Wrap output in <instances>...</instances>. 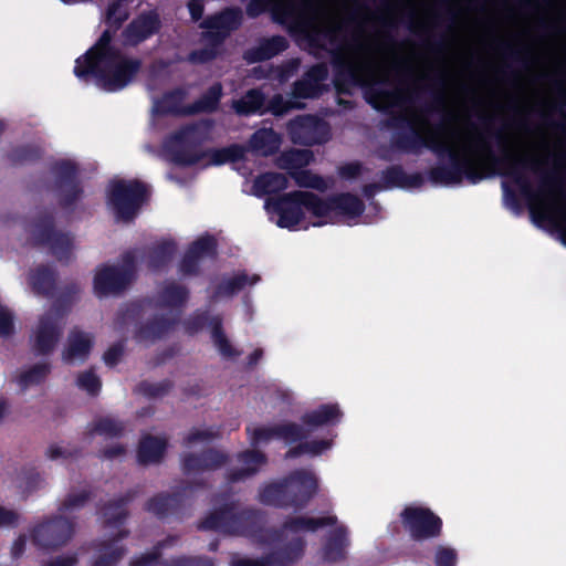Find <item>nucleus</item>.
Segmentation results:
<instances>
[{
	"instance_id": "41",
	"label": "nucleus",
	"mask_w": 566,
	"mask_h": 566,
	"mask_svg": "<svg viewBox=\"0 0 566 566\" xmlns=\"http://www.w3.org/2000/svg\"><path fill=\"white\" fill-rule=\"evenodd\" d=\"M261 280L260 275H249L245 272H239L232 277L221 281L214 289L211 298L232 296L242 291L247 285H254Z\"/></svg>"
},
{
	"instance_id": "64",
	"label": "nucleus",
	"mask_w": 566,
	"mask_h": 566,
	"mask_svg": "<svg viewBox=\"0 0 566 566\" xmlns=\"http://www.w3.org/2000/svg\"><path fill=\"white\" fill-rule=\"evenodd\" d=\"M218 56V50L214 48H202L192 50L187 55V61L192 64H206L213 61Z\"/></svg>"
},
{
	"instance_id": "52",
	"label": "nucleus",
	"mask_w": 566,
	"mask_h": 566,
	"mask_svg": "<svg viewBox=\"0 0 566 566\" xmlns=\"http://www.w3.org/2000/svg\"><path fill=\"white\" fill-rule=\"evenodd\" d=\"M126 430L124 421L112 417H101L94 421L90 429L91 434H98L105 438H120Z\"/></svg>"
},
{
	"instance_id": "63",
	"label": "nucleus",
	"mask_w": 566,
	"mask_h": 566,
	"mask_svg": "<svg viewBox=\"0 0 566 566\" xmlns=\"http://www.w3.org/2000/svg\"><path fill=\"white\" fill-rule=\"evenodd\" d=\"M340 31V25H334L318 30L315 35L310 39V42L315 48L325 49L324 44L319 41V38H323L324 40H327L332 45H335L338 43V34Z\"/></svg>"
},
{
	"instance_id": "44",
	"label": "nucleus",
	"mask_w": 566,
	"mask_h": 566,
	"mask_svg": "<svg viewBox=\"0 0 566 566\" xmlns=\"http://www.w3.org/2000/svg\"><path fill=\"white\" fill-rule=\"evenodd\" d=\"M289 187V178L282 172L268 171L258 176L254 188L258 195H271L285 190Z\"/></svg>"
},
{
	"instance_id": "30",
	"label": "nucleus",
	"mask_w": 566,
	"mask_h": 566,
	"mask_svg": "<svg viewBox=\"0 0 566 566\" xmlns=\"http://www.w3.org/2000/svg\"><path fill=\"white\" fill-rule=\"evenodd\" d=\"M381 182L384 189L420 188L424 184V178L421 172L407 174L402 166L392 165L381 171Z\"/></svg>"
},
{
	"instance_id": "25",
	"label": "nucleus",
	"mask_w": 566,
	"mask_h": 566,
	"mask_svg": "<svg viewBox=\"0 0 566 566\" xmlns=\"http://www.w3.org/2000/svg\"><path fill=\"white\" fill-rule=\"evenodd\" d=\"M235 502H229L209 513L200 521L198 528L202 531H216L224 534L238 532L235 524Z\"/></svg>"
},
{
	"instance_id": "23",
	"label": "nucleus",
	"mask_w": 566,
	"mask_h": 566,
	"mask_svg": "<svg viewBox=\"0 0 566 566\" xmlns=\"http://www.w3.org/2000/svg\"><path fill=\"white\" fill-rule=\"evenodd\" d=\"M179 315L172 317L156 315L136 328L134 338L138 343L153 344L165 338L179 324Z\"/></svg>"
},
{
	"instance_id": "20",
	"label": "nucleus",
	"mask_w": 566,
	"mask_h": 566,
	"mask_svg": "<svg viewBox=\"0 0 566 566\" xmlns=\"http://www.w3.org/2000/svg\"><path fill=\"white\" fill-rule=\"evenodd\" d=\"M63 333V325L52 313H45L39 319L34 334L33 352L36 355L51 354Z\"/></svg>"
},
{
	"instance_id": "16",
	"label": "nucleus",
	"mask_w": 566,
	"mask_h": 566,
	"mask_svg": "<svg viewBox=\"0 0 566 566\" xmlns=\"http://www.w3.org/2000/svg\"><path fill=\"white\" fill-rule=\"evenodd\" d=\"M207 488V482L203 480L193 482H182V484L172 493L160 492L150 497L145 503V511L151 513L159 520L168 516L178 515L184 506L185 495L188 491L193 489Z\"/></svg>"
},
{
	"instance_id": "49",
	"label": "nucleus",
	"mask_w": 566,
	"mask_h": 566,
	"mask_svg": "<svg viewBox=\"0 0 566 566\" xmlns=\"http://www.w3.org/2000/svg\"><path fill=\"white\" fill-rule=\"evenodd\" d=\"M93 495L90 489H82L80 491L72 489L57 506V511L66 514L78 512L93 499Z\"/></svg>"
},
{
	"instance_id": "56",
	"label": "nucleus",
	"mask_w": 566,
	"mask_h": 566,
	"mask_svg": "<svg viewBox=\"0 0 566 566\" xmlns=\"http://www.w3.org/2000/svg\"><path fill=\"white\" fill-rule=\"evenodd\" d=\"M168 151L171 156V161L181 167H190L199 163L201 155L196 148L189 146H180V144H174L168 147Z\"/></svg>"
},
{
	"instance_id": "8",
	"label": "nucleus",
	"mask_w": 566,
	"mask_h": 566,
	"mask_svg": "<svg viewBox=\"0 0 566 566\" xmlns=\"http://www.w3.org/2000/svg\"><path fill=\"white\" fill-rule=\"evenodd\" d=\"M136 275V255L126 251L120 265H103L94 276V292L97 296L118 294L125 291Z\"/></svg>"
},
{
	"instance_id": "40",
	"label": "nucleus",
	"mask_w": 566,
	"mask_h": 566,
	"mask_svg": "<svg viewBox=\"0 0 566 566\" xmlns=\"http://www.w3.org/2000/svg\"><path fill=\"white\" fill-rule=\"evenodd\" d=\"M280 144V135L273 128L258 129L249 139L250 149L262 156L274 155L279 150Z\"/></svg>"
},
{
	"instance_id": "34",
	"label": "nucleus",
	"mask_w": 566,
	"mask_h": 566,
	"mask_svg": "<svg viewBox=\"0 0 566 566\" xmlns=\"http://www.w3.org/2000/svg\"><path fill=\"white\" fill-rule=\"evenodd\" d=\"M289 48V41L283 35H273L263 39L258 46L245 53V60L250 63L271 60Z\"/></svg>"
},
{
	"instance_id": "6",
	"label": "nucleus",
	"mask_w": 566,
	"mask_h": 566,
	"mask_svg": "<svg viewBox=\"0 0 566 566\" xmlns=\"http://www.w3.org/2000/svg\"><path fill=\"white\" fill-rule=\"evenodd\" d=\"M269 210L275 213L279 219L276 224L280 228L294 230L304 220V211L306 209L314 217L316 212V193L310 191L294 190L269 198L265 202Z\"/></svg>"
},
{
	"instance_id": "47",
	"label": "nucleus",
	"mask_w": 566,
	"mask_h": 566,
	"mask_svg": "<svg viewBox=\"0 0 566 566\" xmlns=\"http://www.w3.org/2000/svg\"><path fill=\"white\" fill-rule=\"evenodd\" d=\"M78 293L80 286L76 282L66 284L62 293L53 302L52 307L48 313H52L55 317H59L61 325H63V318L71 310L75 296Z\"/></svg>"
},
{
	"instance_id": "48",
	"label": "nucleus",
	"mask_w": 566,
	"mask_h": 566,
	"mask_svg": "<svg viewBox=\"0 0 566 566\" xmlns=\"http://www.w3.org/2000/svg\"><path fill=\"white\" fill-rule=\"evenodd\" d=\"M314 159V154L310 149H290L282 153L279 158V166L282 169L292 171L294 169H303Z\"/></svg>"
},
{
	"instance_id": "36",
	"label": "nucleus",
	"mask_w": 566,
	"mask_h": 566,
	"mask_svg": "<svg viewBox=\"0 0 566 566\" xmlns=\"http://www.w3.org/2000/svg\"><path fill=\"white\" fill-rule=\"evenodd\" d=\"M93 347V340L88 334L81 331H72L67 338V345L62 353L64 363L70 364L75 359L85 360Z\"/></svg>"
},
{
	"instance_id": "58",
	"label": "nucleus",
	"mask_w": 566,
	"mask_h": 566,
	"mask_svg": "<svg viewBox=\"0 0 566 566\" xmlns=\"http://www.w3.org/2000/svg\"><path fill=\"white\" fill-rule=\"evenodd\" d=\"M51 373V365L49 363H38L23 371L19 376V385L25 389L32 385H40L45 380L48 375Z\"/></svg>"
},
{
	"instance_id": "42",
	"label": "nucleus",
	"mask_w": 566,
	"mask_h": 566,
	"mask_svg": "<svg viewBox=\"0 0 566 566\" xmlns=\"http://www.w3.org/2000/svg\"><path fill=\"white\" fill-rule=\"evenodd\" d=\"M116 32L117 31H115V29L109 27L104 30L96 43L81 56L82 64L86 65V63L95 62L97 60L104 59L105 56L122 52L118 48L112 44Z\"/></svg>"
},
{
	"instance_id": "27",
	"label": "nucleus",
	"mask_w": 566,
	"mask_h": 566,
	"mask_svg": "<svg viewBox=\"0 0 566 566\" xmlns=\"http://www.w3.org/2000/svg\"><path fill=\"white\" fill-rule=\"evenodd\" d=\"M237 459L243 467L228 471L227 480L229 483L244 481L255 475L260 471L261 467L268 463V457L265 453L255 449L239 452Z\"/></svg>"
},
{
	"instance_id": "5",
	"label": "nucleus",
	"mask_w": 566,
	"mask_h": 566,
	"mask_svg": "<svg viewBox=\"0 0 566 566\" xmlns=\"http://www.w3.org/2000/svg\"><path fill=\"white\" fill-rule=\"evenodd\" d=\"M30 239L34 247L48 248L59 262L67 264L72 259L74 238L70 232L55 228L54 213L48 209L41 210L30 226Z\"/></svg>"
},
{
	"instance_id": "26",
	"label": "nucleus",
	"mask_w": 566,
	"mask_h": 566,
	"mask_svg": "<svg viewBox=\"0 0 566 566\" xmlns=\"http://www.w3.org/2000/svg\"><path fill=\"white\" fill-rule=\"evenodd\" d=\"M128 531H118L113 537L101 541L94 545L97 555L93 559L92 566H116L125 556L127 549L118 542L127 537Z\"/></svg>"
},
{
	"instance_id": "33",
	"label": "nucleus",
	"mask_w": 566,
	"mask_h": 566,
	"mask_svg": "<svg viewBox=\"0 0 566 566\" xmlns=\"http://www.w3.org/2000/svg\"><path fill=\"white\" fill-rule=\"evenodd\" d=\"M185 98L186 91L182 87L167 91L155 101L154 113L159 116H190L187 112V105L182 106Z\"/></svg>"
},
{
	"instance_id": "18",
	"label": "nucleus",
	"mask_w": 566,
	"mask_h": 566,
	"mask_svg": "<svg viewBox=\"0 0 566 566\" xmlns=\"http://www.w3.org/2000/svg\"><path fill=\"white\" fill-rule=\"evenodd\" d=\"M218 254V242L211 234L199 237L191 242L179 262V272L184 276H196L200 273L203 259H214Z\"/></svg>"
},
{
	"instance_id": "19",
	"label": "nucleus",
	"mask_w": 566,
	"mask_h": 566,
	"mask_svg": "<svg viewBox=\"0 0 566 566\" xmlns=\"http://www.w3.org/2000/svg\"><path fill=\"white\" fill-rule=\"evenodd\" d=\"M328 77V67L326 63H317L312 65L304 72L301 78L296 80L292 85V95L295 98L308 99L319 97L325 86L323 84Z\"/></svg>"
},
{
	"instance_id": "3",
	"label": "nucleus",
	"mask_w": 566,
	"mask_h": 566,
	"mask_svg": "<svg viewBox=\"0 0 566 566\" xmlns=\"http://www.w3.org/2000/svg\"><path fill=\"white\" fill-rule=\"evenodd\" d=\"M142 69V61L125 56L122 52L115 53L95 62L82 64L77 57L74 74L82 81L94 77L96 84L107 91L117 92L125 88Z\"/></svg>"
},
{
	"instance_id": "11",
	"label": "nucleus",
	"mask_w": 566,
	"mask_h": 566,
	"mask_svg": "<svg viewBox=\"0 0 566 566\" xmlns=\"http://www.w3.org/2000/svg\"><path fill=\"white\" fill-rule=\"evenodd\" d=\"M400 520L413 541L437 538L442 533V520L429 507L409 505L400 513Z\"/></svg>"
},
{
	"instance_id": "2",
	"label": "nucleus",
	"mask_w": 566,
	"mask_h": 566,
	"mask_svg": "<svg viewBox=\"0 0 566 566\" xmlns=\"http://www.w3.org/2000/svg\"><path fill=\"white\" fill-rule=\"evenodd\" d=\"M329 54L334 73L333 84L337 94L349 95L353 87L363 88L366 102L374 109L387 115L382 122L384 127L394 132L406 128L417 119L406 112L394 111L396 106L413 102L417 97L413 91H408L409 94L406 95L402 88H384L381 81L373 78L371 69L367 62L350 57L340 46L331 50Z\"/></svg>"
},
{
	"instance_id": "21",
	"label": "nucleus",
	"mask_w": 566,
	"mask_h": 566,
	"mask_svg": "<svg viewBox=\"0 0 566 566\" xmlns=\"http://www.w3.org/2000/svg\"><path fill=\"white\" fill-rule=\"evenodd\" d=\"M161 20L155 10L145 11L134 18L124 29L123 36L129 45L136 46L157 34Z\"/></svg>"
},
{
	"instance_id": "13",
	"label": "nucleus",
	"mask_w": 566,
	"mask_h": 566,
	"mask_svg": "<svg viewBox=\"0 0 566 566\" xmlns=\"http://www.w3.org/2000/svg\"><path fill=\"white\" fill-rule=\"evenodd\" d=\"M287 133L296 145L314 146L329 139L328 124L315 115H297L287 123Z\"/></svg>"
},
{
	"instance_id": "9",
	"label": "nucleus",
	"mask_w": 566,
	"mask_h": 566,
	"mask_svg": "<svg viewBox=\"0 0 566 566\" xmlns=\"http://www.w3.org/2000/svg\"><path fill=\"white\" fill-rule=\"evenodd\" d=\"M51 172L54 176L59 206L65 210H73L84 196V187L78 178V166L72 160L61 159L52 164Z\"/></svg>"
},
{
	"instance_id": "24",
	"label": "nucleus",
	"mask_w": 566,
	"mask_h": 566,
	"mask_svg": "<svg viewBox=\"0 0 566 566\" xmlns=\"http://www.w3.org/2000/svg\"><path fill=\"white\" fill-rule=\"evenodd\" d=\"M166 546V541L158 542L150 552L133 559L129 566H213L212 562L207 557H187L181 556L172 558L170 562H160L161 549Z\"/></svg>"
},
{
	"instance_id": "54",
	"label": "nucleus",
	"mask_w": 566,
	"mask_h": 566,
	"mask_svg": "<svg viewBox=\"0 0 566 566\" xmlns=\"http://www.w3.org/2000/svg\"><path fill=\"white\" fill-rule=\"evenodd\" d=\"M42 151L34 145H21L12 148L7 154L8 161L13 166L32 164L41 159Z\"/></svg>"
},
{
	"instance_id": "53",
	"label": "nucleus",
	"mask_w": 566,
	"mask_h": 566,
	"mask_svg": "<svg viewBox=\"0 0 566 566\" xmlns=\"http://www.w3.org/2000/svg\"><path fill=\"white\" fill-rule=\"evenodd\" d=\"M247 148L239 144H231L227 147L210 150V160L213 165L220 166L227 163H238L244 158Z\"/></svg>"
},
{
	"instance_id": "60",
	"label": "nucleus",
	"mask_w": 566,
	"mask_h": 566,
	"mask_svg": "<svg viewBox=\"0 0 566 566\" xmlns=\"http://www.w3.org/2000/svg\"><path fill=\"white\" fill-rule=\"evenodd\" d=\"M123 1L124 0H115L111 2L106 10L105 22L107 27L115 29V31H118L129 17L128 10L123 8Z\"/></svg>"
},
{
	"instance_id": "46",
	"label": "nucleus",
	"mask_w": 566,
	"mask_h": 566,
	"mask_svg": "<svg viewBox=\"0 0 566 566\" xmlns=\"http://www.w3.org/2000/svg\"><path fill=\"white\" fill-rule=\"evenodd\" d=\"M189 297V290L175 282L168 283L159 292V305L161 307L180 308Z\"/></svg>"
},
{
	"instance_id": "31",
	"label": "nucleus",
	"mask_w": 566,
	"mask_h": 566,
	"mask_svg": "<svg viewBox=\"0 0 566 566\" xmlns=\"http://www.w3.org/2000/svg\"><path fill=\"white\" fill-rule=\"evenodd\" d=\"M212 124L211 119H201L199 122L184 125L171 134L170 142L174 144H180V146L197 148L208 135Z\"/></svg>"
},
{
	"instance_id": "28",
	"label": "nucleus",
	"mask_w": 566,
	"mask_h": 566,
	"mask_svg": "<svg viewBox=\"0 0 566 566\" xmlns=\"http://www.w3.org/2000/svg\"><path fill=\"white\" fill-rule=\"evenodd\" d=\"M137 493L136 490H128L119 497L104 503L98 510L104 524L108 527L122 526L128 517L127 505L137 496Z\"/></svg>"
},
{
	"instance_id": "55",
	"label": "nucleus",
	"mask_w": 566,
	"mask_h": 566,
	"mask_svg": "<svg viewBox=\"0 0 566 566\" xmlns=\"http://www.w3.org/2000/svg\"><path fill=\"white\" fill-rule=\"evenodd\" d=\"M172 388L174 381L170 379H164L159 382L142 380L137 384L134 391L148 399H157L166 396Z\"/></svg>"
},
{
	"instance_id": "22",
	"label": "nucleus",
	"mask_w": 566,
	"mask_h": 566,
	"mask_svg": "<svg viewBox=\"0 0 566 566\" xmlns=\"http://www.w3.org/2000/svg\"><path fill=\"white\" fill-rule=\"evenodd\" d=\"M229 460L227 453L217 449H206L199 453H185L181 458V470L186 475L205 471H214Z\"/></svg>"
},
{
	"instance_id": "57",
	"label": "nucleus",
	"mask_w": 566,
	"mask_h": 566,
	"mask_svg": "<svg viewBox=\"0 0 566 566\" xmlns=\"http://www.w3.org/2000/svg\"><path fill=\"white\" fill-rule=\"evenodd\" d=\"M289 176L301 188H310L323 191L326 188L324 178L319 175L313 174L308 169H294L289 171Z\"/></svg>"
},
{
	"instance_id": "61",
	"label": "nucleus",
	"mask_w": 566,
	"mask_h": 566,
	"mask_svg": "<svg viewBox=\"0 0 566 566\" xmlns=\"http://www.w3.org/2000/svg\"><path fill=\"white\" fill-rule=\"evenodd\" d=\"M76 385L93 397L97 396L102 388V381L92 368L77 376Z\"/></svg>"
},
{
	"instance_id": "59",
	"label": "nucleus",
	"mask_w": 566,
	"mask_h": 566,
	"mask_svg": "<svg viewBox=\"0 0 566 566\" xmlns=\"http://www.w3.org/2000/svg\"><path fill=\"white\" fill-rule=\"evenodd\" d=\"M308 431L295 422H285L276 424V439H282L287 443H294L306 439Z\"/></svg>"
},
{
	"instance_id": "45",
	"label": "nucleus",
	"mask_w": 566,
	"mask_h": 566,
	"mask_svg": "<svg viewBox=\"0 0 566 566\" xmlns=\"http://www.w3.org/2000/svg\"><path fill=\"white\" fill-rule=\"evenodd\" d=\"M263 520L264 516L260 510L251 507L239 509L237 505L235 524L238 526V532L234 534L254 533L261 527Z\"/></svg>"
},
{
	"instance_id": "35",
	"label": "nucleus",
	"mask_w": 566,
	"mask_h": 566,
	"mask_svg": "<svg viewBox=\"0 0 566 566\" xmlns=\"http://www.w3.org/2000/svg\"><path fill=\"white\" fill-rule=\"evenodd\" d=\"M349 541L345 526L332 531L322 547V558L327 563H337L346 558V547Z\"/></svg>"
},
{
	"instance_id": "14",
	"label": "nucleus",
	"mask_w": 566,
	"mask_h": 566,
	"mask_svg": "<svg viewBox=\"0 0 566 566\" xmlns=\"http://www.w3.org/2000/svg\"><path fill=\"white\" fill-rule=\"evenodd\" d=\"M317 218L344 217L346 219L359 218L365 209V202L352 192H339L327 198L316 195Z\"/></svg>"
},
{
	"instance_id": "32",
	"label": "nucleus",
	"mask_w": 566,
	"mask_h": 566,
	"mask_svg": "<svg viewBox=\"0 0 566 566\" xmlns=\"http://www.w3.org/2000/svg\"><path fill=\"white\" fill-rule=\"evenodd\" d=\"M57 272L46 264L30 270L29 283L32 291L42 296H53L56 291Z\"/></svg>"
},
{
	"instance_id": "29",
	"label": "nucleus",
	"mask_w": 566,
	"mask_h": 566,
	"mask_svg": "<svg viewBox=\"0 0 566 566\" xmlns=\"http://www.w3.org/2000/svg\"><path fill=\"white\" fill-rule=\"evenodd\" d=\"M337 524V517L323 516V517H307V516H294L286 518L281 530L274 532L275 539H281L283 532L300 533V532H316L321 527L334 526Z\"/></svg>"
},
{
	"instance_id": "15",
	"label": "nucleus",
	"mask_w": 566,
	"mask_h": 566,
	"mask_svg": "<svg viewBox=\"0 0 566 566\" xmlns=\"http://www.w3.org/2000/svg\"><path fill=\"white\" fill-rule=\"evenodd\" d=\"M424 123L421 118H417L406 128L394 132L390 137V147L403 154H419L422 148L431 151L442 150L438 145L437 134L424 135L416 125V123Z\"/></svg>"
},
{
	"instance_id": "51",
	"label": "nucleus",
	"mask_w": 566,
	"mask_h": 566,
	"mask_svg": "<svg viewBox=\"0 0 566 566\" xmlns=\"http://www.w3.org/2000/svg\"><path fill=\"white\" fill-rule=\"evenodd\" d=\"M265 102L264 94L255 88L249 90L247 94L233 103L238 115L249 116L261 111Z\"/></svg>"
},
{
	"instance_id": "62",
	"label": "nucleus",
	"mask_w": 566,
	"mask_h": 566,
	"mask_svg": "<svg viewBox=\"0 0 566 566\" xmlns=\"http://www.w3.org/2000/svg\"><path fill=\"white\" fill-rule=\"evenodd\" d=\"M247 432L250 436L251 446L256 447L274 438L276 439V424L271 427H247Z\"/></svg>"
},
{
	"instance_id": "37",
	"label": "nucleus",
	"mask_w": 566,
	"mask_h": 566,
	"mask_svg": "<svg viewBox=\"0 0 566 566\" xmlns=\"http://www.w3.org/2000/svg\"><path fill=\"white\" fill-rule=\"evenodd\" d=\"M343 417V412L337 403H323L316 409L305 412L301 421L308 428H318L337 423Z\"/></svg>"
},
{
	"instance_id": "38",
	"label": "nucleus",
	"mask_w": 566,
	"mask_h": 566,
	"mask_svg": "<svg viewBox=\"0 0 566 566\" xmlns=\"http://www.w3.org/2000/svg\"><path fill=\"white\" fill-rule=\"evenodd\" d=\"M177 252L174 240H163L149 248L146 254L147 268L153 272H160L168 266Z\"/></svg>"
},
{
	"instance_id": "12",
	"label": "nucleus",
	"mask_w": 566,
	"mask_h": 566,
	"mask_svg": "<svg viewBox=\"0 0 566 566\" xmlns=\"http://www.w3.org/2000/svg\"><path fill=\"white\" fill-rule=\"evenodd\" d=\"M305 547L306 541L303 537H294L261 557H235L231 566H293L304 556Z\"/></svg>"
},
{
	"instance_id": "7",
	"label": "nucleus",
	"mask_w": 566,
	"mask_h": 566,
	"mask_svg": "<svg viewBox=\"0 0 566 566\" xmlns=\"http://www.w3.org/2000/svg\"><path fill=\"white\" fill-rule=\"evenodd\" d=\"M147 199L148 188L138 179H118L108 185L107 200L119 220L132 221Z\"/></svg>"
},
{
	"instance_id": "17",
	"label": "nucleus",
	"mask_w": 566,
	"mask_h": 566,
	"mask_svg": "<svg viewBox=\"0 0 566 566\" xmlns=\"http://www.w3.org/2000/svg\"><path fill=\"white\" fill-rule=\"evenodd\" d=\"M241 22L242 12L239 8H228L205 19L201 23V28L207 29V31L202 33L203 40L208 43L207 48L218 50L229 33L237 30L241 25Z\"/></svg>"
},
{
	"instance_id": "4",
	"label": "nucleus",
	"mask_w": 566,
	"mask_h": 566,
	"mask_svg": "<svg viewBox=\"0 0 566 566\" xmlns=\"http://www.w3.org/2000/svg\"><path fill=\"white\" fill-rule=\"evenodd\" d=\"M317 489L318 482L314 473L297 469L281 481L264 485L259 492V501L279 509L303 510L314 497Z\"/></svg>"
},
{
	"instance_id": "10",
	"label": "nucleus",
	"mask_w": 566,
	"mask_h": 566,
	"mask_svg": "<svg viewBox=\"0 0 566 566\" xmlns=\"http://www.w3.org/2000/svg\"><path fill=\"white\" fill-rule=\"evenodd\" d=\"M75 533V522L62 515H53L35 524L31 532L32 543L43 551H56L66 545Z\"/></svg>"
},
{
	"instance_id": "50",
	"label": "nucleus",
	"mask_w": 566,
	"mask_h": 566,
	"mask_svg": "<svg viewBox=\"0 0 566 566\" xmlns=\"http://www.w3.org/2000/svg\"><path fill=\"white\" fill-rule=\"evenodd\" d=\"M211 337L222 357L234 358L241 355V352L237 350L227 338L219 316L211 317Z\"/></svg>"
},
{
	"instance_id": "1",
	"label": "nucleus",
	"mask_w": 566,
	"mask_h": 566,
	"mask_svg": "<svg viewBox=\"0 0 566 566\" xmlns=\"http://www.w3.org/2000/svg\"><path fill=\"white\" fill-rule=\"evenodd\" d=\"M483 129L469 135L468 143L463 145L462 153L457 151L440 138L438 145L442 150L432 151L441 161L448 158V164L431 167L427 175L433 185H459L467 179L470 184H478L488 176L497 172L501 176L512 177L520 187L523 196L530 202L531 213L535 217L533 202L537 195L547 196L559 202H566V166L564 172L558 170L560 161L556 160V168L542 175L538 192H534L524 171L531 169L539 171L542 161L537 158L516 154L509 145L507 138L501 130L492 132L490 124L493 117H480Z\"/></svg>"
},
{
	"instance_id": "39",
	"label": "nucleus",
	"mask_w": 566,
	"mask_h": 566,
	"mask_svg": "<svg viewBox=\"0 0 566 566\" xmlns=\"http://www.w3.org/2000/svg\"><path fill=\"white\" fill-rule=\"evenodd\" d=\"M166 449V439L147 434L138 443L137 460L140 464L159 463L165 455Z\"/></svg>"
},
{
	"instance_id": "43",
	"label": "nucleus",
	"mask_w": 566,
	"mask_h": 566,
	"mask_svg": "<svg viewBox=\"0 0 566 566\" xmlns=\"http://www.w3.org/2000/svg\"><path fill=\"white\" fill-rule=\"evenodd\" d=\"M221 97L222 86L214 83L198 99L187 105V112L190 115L213 113L218 109Z\"/></svg>"
}]
</instances>
